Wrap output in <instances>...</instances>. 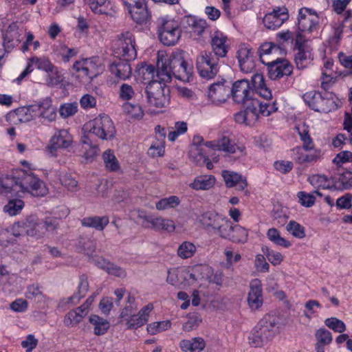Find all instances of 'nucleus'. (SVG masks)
I'll list each match as a JSON object with an SVG mask.
<instances>
[{
	"mask_svg": "<svg viewBox=\"0 0 352 352\" xmlns=\"http://www.w3.org/2000/svg\"><path fill=\"white\" fill-rule=\"evenodd\" d=\"M324 21L322 13L318 14L309 9V33L318 32Z\"/></svg>",
	"mask_w": 352,
	"mask_h": 352,
	"instance_id": "nucleus-49",
	"label": "nucleus"
},
{
	"mask_svg": "<svg viewBox=\"0 0 352 352\" xmlns=\"http://www.w3.org/2000/svg\"><path fill=\"white\" fill-rule=\"evenodd\" d=\"M23 226L28 235L35 236L39 229L45 228L47 232H54L58 228V222L56 219L47 218L43 223H37L36 217L31 216L23 222Z\"/></svg>",
	"mask_w": 352,
	"mask_h": 352,
	"instance_id": "nucleus-15",
	"label": "nucleus"
},
{
	"mask_svg": "<svg viewBox=\"0 0 352 352\" xmlns=\"http://www.w3.org/2000/svg\"><path fill=\"white\" fill-rule=\"evenodd\" d=\"M72 142V136L67 129H58L51 138L48 149L50 153L55 156L58 149L67 148Z\"/></svg>",
	"mask_w": 352,
	"mask_h": 352,
	"instance_id": "nucleus-18",
	"label": "nucleus"
},
{
	"mask_svg": "<svg viewBox=\"0 0 352 352\" xmlns=\"http://www.w3.org/2000/svg\"><path fill=\"white\" fill-rule=\"evenodd\" d=\"M254 92L248 80L242 79L234 82L230 86V96L233 100L241 104H250L254 100Z\"/></svg>",
	"mask_w": 352,
	"mask_h": 352,
	"instance_id": "nucleus-9",
	"label": "nucleus"
},
{
	"mask_svg": "<svg viewBox=\"0 0 352 352\" xmlns=\"http://www.w3.org/2000/svg\"><path fill=\"white\" fill-rule=\"evenodd\" d=\"M157 32L160 42L166 46L175 45L182 35L178 23L166 18L158 19Z\"/></svg>",
	"mask_w": 352,
	"mask_h": 352,
	"instance_id": "nucleus-4",
	"label": "nucleus"
},
{
	"mask_svg": "<svg viewBox=\"0 0 352 352\" xmlns=\"http://www.w3.org/2000/svg\"><path fill=\"white\" fill-rule=\"evenodd\" d=\"M197 69L201 78L212 79L219 71V60L212 52H204L197 59Z\"/></svg>",
	"mask_w": 352,
	"mask_h": 352,
	"instance_id": "nucleus-7",
	"label": "nucleus"
},
{
	"mask_svg": "<svg viewBox=\"0 0 352 352\" xmlns=\"http://www.w3.org/2000/svg\"><path fill=\"white\" fill-rule=\"evenodd\" d=\"M28 111L32 117L41 118L43 121L52 122L56 118V109L52 104L50 98H45L27 107Z\"/></svg>",
	"mask_w": 352,
	"mask_h": 352,
	"instance_id": "nucleus-10",
	"label": "nucleus"
},
{
	"mask_svg": "<svg viewBox=\"0 0 352 352\" xmlns=\"http://www.w3.org/2000/svg\"><path fill=\"white\" fill-rule=\"evenodd\" d=\"M205 146L212 150L221 151L229 154L234 153L236 149L240 150L234 141L226 135H222L217 140L206 142Z\"/></svg>",
	"mask_w": 352,
	"mask_h": 352,
	"instance_id": "nucleus-26",
	"label": "nucleus"
},
{
	"mask_svg": "<svg viewBox=\"0 0 352 352\" xmlns=\"http://www.w3.org/2000/svg\"><path fill=\"white\" fill-rule=\"evenodd\" d=\"M221 175L228 188L236 187L239 191H244L245 195H248L247 179L243 175L230 170H223Z\"/></svg>",
	"mask_w": 352,
	"mask_h": 352,
	"instance_id": "nucleus-19",
	"label": "nucleus"
},
{
	"mask_svg": "<svg viewBox=\"0 0 352 352\" xmlns=\"http://www.w3.org/2000/svg\"><path fill=\"white\" fill-rule=\"evenodd\" d=\"M248 302L252 309H258L263 305V290L261 281L254 279L250 283Z\"/></svg>",
	"mask_w": 352,
	"mask_h": 352,
	"instance_id": "nucleus-28",
	"label": "nucleus"
},
{
	"mask_svg": "<svg viewBox=\"0 0 352 352\" xmlns=\"http://www.w3.org/2000/svg\"><path fill=\"white\" fill-rule=\"evenodd\" d=\"M77 111L78 104L76 102L63 104L59 109L60 115L64 118L74 116Z\"/></svg>",
	"mask_w": 352,
	"mask_h": 352,
	"instance_id": "nucleus-59",
	"label": "nucleus"
},
{
	"mask_svg": "<svg viewBox=\"0 0 352 352\" xmlns=\"http://www.w3.org/2000/svg\"><path fill=\"white\" fill-rule=\"evenodd\" d=\"M23 29H19L16 23H12L3 34V46L5 50L9 52L21 41Z\"/></svg>",
	"mask_w": 352,
	"mask_h": 352,
	"instance_id": "nucleus-25",
	"label": "nucleus"
},
{
	"mask_svg": "<svg viewBox=\"0 0 352 352\" xmlns=\"http://www.w3.org/2000/svg\"><path fill=\"white\" fill-rule=\"evenodd\" d=\"M21 192H29L34 197H43L47 193L45 184L32 172L19 173Z\"/></svg>",
	"mask_w": 352,
	"mask_h": 352,
	"instance_id": "nucleus-6",
	"label": "nucleus"
},
{
	"mask_svg": "<svg viewBox=\"0 0 352 352\" xmlns=\"http://www.w3.org/2000/svg\"><path fill=\"white\" fill-rule=\"evenodd\" d=\"M182 51L175 52L168 57L164 53H158L157 58V77L165 82H170L172 76L185 81L192 74V66L184 58Z\"/></svg>",
	"mask_w": 352,
	"mask_h": 352,
	"instance_id": "nucleus-1",
	"label": "nucleus"
},
{
	"mask_svg": "<svg viewBox=\"0 0 352 352\" xmlns=\"http://www.w3.org/2000/svg\"><path fill=\"white\" fill-rule=\"evenodd\" d=\"M205 143L201 135H197L193 137L189 155L195 161H199L201 159H204V161L209 160V158L204 155L202 149L200 148V146L205 145Z\"/></svg>",
	"mask_w": 352,
	"mask_h": 352,
	"instance_id": "nucleus-36",
	"label": "nucleus"
},
{
	"mask_svg": "<svg viewBox=\"0 0 352 352\" xmlns=\"http://www.w3.org/2000/svg\"><path fill=\"white\" fill-rule=\"evenodd\" d=\"M325 325L336 332L343 333L346 330V325L341 320L337 318H329L325 320Z\"/></svg>",
	"mask_w": 352,
	"mask_h": 352,
	"instance_id": "nucleus-58",
	"label": "nucleus"
},
{
	"mask_svg": "<svg viewBox=\"0 0 352 352\" xmlns=\"http://www.w3.org/2000/svg\"><path fill=\"white\" fill-rule=\"evenodd\" d=\"M107 168L111 171L118 170L120 166L118 160L111 150L106 151L102 155Z\"/></svg>",
	"mask_w": 352,
	"mask_h": 352,
	"instance_id": "nucleus-52",
	"label": "nucleus"
},
{
	"mask_svg": "<svg viewBox=\"0 0 352 352\" xmlns=\"http://www.w3.org/2000/svg\"><path fill=\"white\" fill-rule=\"evenodd\" d=\"M237 54L241 72L246 74L252 72L255 69L256 64L252 50L248 47H241Z\"/></svg>",
	"mask_w": 352,
	"mask_h": 352,
	"instance_id": "nucleus-27",
	"label": "nucleus"
},
{
	"mask_svg": "<svg viewBox=\"0 0 352 352\" xmlns=\"http://www.w3.org/2000/svg\"><path fill=\"white\" fill-rule=\"evenodd\" d=\"M316 343L329 345L332 342V336L330 331L326 329H318L316 333Z\"/></svg>",
	"mask_w": 352,
	"mask_h": 352,
	"instance_id": "nucleus-64",
	"label": "nucleus"
},
{
	"mask_svg": "<svg viewBox=\"0 0 352 352\" xmlns=\"http://www.w3.org/2000/svg\"><path fill=\"white\" fill-rule=\"evenodd\" d=\"M109 223L107 216H93L85 217L81 220V223L85 227L93 228L97 230L102 231Z\"/></svg>",
	"mask_w": 352,
	"mask_h": 352,
	"instance_id": "nucleus-35",
	"label": "nucleus"
},
{
	"mask_svg": "<svg viewBox=\"0 0 352 352\" xmlns=\"http://www.w3.org/2000/svg\"><path fill=\"white\" fill-rule=\"evenodd\" d=\"M253 111H255L256 120L260 116H269L270 111H267V102H262L254 98L250 103Z\"/></svg>",
	"mask_w": 352,
	"mask_h": 352,
	"instance_id": "nucleus-55",
	"label": "nucleus"
},
{
	"mask_svg": "<svg viewBox=\"0 0 352 352\" xmlns=\"http://www.w3.org/2000/svg\"><path fill=\"white\" fill-rule=\"evenodd\" d=\"M186 23L191 29V34L195 36H200L204 32L208 27L207 22L203 19H199L194 16H188Z\"/></svg>",
	"mask_w": 352,
	"mask_h": 352,
	"instance_id": "nucleus-40",
	"label": "nucleus"
},
{
	"mask_svg": "<svg viewBox=\"0 0 352 352\" xmlns=\"http://www.w3.org/2000/svg\"><path fill=\"white\" fill-rule=\"evenodd\" d=\"M89 3L91 10L96 14L107 12V7L109 3V0H84Z\"/></svg>",
	"mask_w": 352,
	"mask_h": 352,
	"instance_id": "nucleus-54",
	"label": "nucleus"
},
{
	"mask_svg": "<svg viewBox=\"0 0 352 352\" xmlns=\"http://www.w3.org/2000/svg\"><path fill=\"white\" fill-rule=\"evenodd\" d=\"M268 239L277 245L283 246L284 248H289L291 243L281 237L279 232L276 228H270L267 233Z\"/></svg>",
	"mask_w": 352,
	"mask_h": 352,
	"instance_id": "nucleus-53",
	"label": "nucleus"
},
{
	"mask_svg": "<svg viewBox=\"0 0 352 352\" xmlns=\"http://www.w3.org/2000/svg\"><path fill=\"white\" fill-rule=\"evenodd\" d=\"M88 290L89 283L87 280V276L85 274H82L80 276V282L78 286L77 292L74 294L70 297L61 299L58 304V307L59 308H63L67 305H74L76 304L82 298L85 296Z\"/></svg>",
	"mask_w": 352,
	"mask_h": 352,
	"instance_id": "nucleus-22",
	"label": "nucleus"
},
{
	"mask_svg": "<svg viewBox=\"0 0 352 352\" xmlns=\"http://www.w3.org/2000/svg\"><path fill=\"white\" fill-rule=\"evenodd\" d=\"M222 217V216L213 212H206L200 216L199 221L203 226L212 228L214 230L218 226Z\"/></svg>",
	"mask_w": 352,
	"mask_h": 352,
	"instance_id": "nucleus-43",
	"label": "nucleus"
},
{
	"mask_svg": "<svg viewBox=\"0 0 352 352\" xmlns=\"http://www.w3.org/2000/svg\"><path fill=\"white\" fill-rule=\"evenodd\" d=\"M179 204V199L176 196H170L164 198L156 203L157 210H166L169 208H174Z\"/></svg>",
	"mask_w": 352,
	"mask_h": 352,
	"instance_id": "nucleus-57",
	"label": "nucleus"
},
{
	"mask_svg": "<svg viewBox=\"0 0 352 352\" xmlns=\"http://www.w3.org/2000/svg\"><path fill=\"white\" fill-rule=\"evenodd\" d=\"M231 82L226 80L214 82L208 89V98L215 104L225 102L230 96Z\"/></svg>",
	"mask_w": 352,
	"mask_h": 352,
	"instance_id": "nucleus-14",
	"label": "nucleus"
},
{
	"mask_svg": "<svg viewBox=\"0 0 352 352\" xmlns=\"http://www.w3.org/2000/svg\"><path fill=\"white\" fill-rule=\"evenodd\" d=\"M232 228V223L228 218L222 217L214 230L216 234H218L222 238L229 239Z\"/></svg>",
	"mask_w": 352,
	"mask_h": 352,
	"instance_id": "nucleus-42",
	"label": "nucleus"
},
{
	"mask_svg": "<svg viewBox=\"0 0 352 352\" xmlns=\"http://www.w3.org/2000/svg\"><path fill=\"white\" fill-rule=\"evenodd\" d=\"M226 41L227 36L219 30L215 31L211 36V52L218 60L226 57L228 54L229 45L226 44Z\"/></svg>",
	"mask_w": 352,
	"mask_h": 352,
	"instance_id": "nucleus-23",
	"label": "nucleus"
},
{
	"mask_svg": "<svg viewBox=\"0 0 352 352\" xmlns=\"http://www.w3.org/2000/svg\"><path fill=\"white\" fill-rule=\"evenodd\" d=\"M139 76H142L144 80L150 82L157 81V70L152 65L144 63L140 68L138 69Z\"/></svg>",
	"mask_w": 352,
	"mask_h": 352,
	"instance_id": "nucleus-45",
	"label": "nucleus"
},
{
	"mask_svg": "<svg viewBox=\"0 0 352 352\" xmlns=\"http://www.w3.org/2000/svg\"><path fill=\"white\" fill-rule=\"evenodd\" d=\"M332 98H324L320 92H314L309 99V108L317 112L328 113L336 109Z\"/></svg>",
	"mask_w": 352,
	"mask_h": 352,
	"instance_id": "nucleus-20",
	"label": "nucleus"
},
{
	"mask_svg": "<svg viewBox=\"0 0 352 352\" xmlns=\"http://www.w3.org/2000/svg\"><path fill=\"white\" fill-rule=\"evenodd\" d=\"M243 111H240L234 114V120L237 123L252 125L256 121L255 111H252L251 104H243Z\"/></svg>",
	"mask_w": 352,
	"mask_h": 352,
	"instance_id": "nucleus-34",
	"label": "nucleus"
},
{
	"mask_svg": "<svg viewBox=\"0 0 352 352\" xmlns=\"http://www.w3.org/2000/svg\"><path fill=\"white\" fill-rule=\"evenodd\" d=\"M61 184L71 192H76L78 190V182L69 174H65L60 178Z\"/></svg>",
	"mask_w": 352,
	"mask_h": 352,
	"instance_id": "nucleus-63",
	"label": "nucleus"
},
{
	"mask_svg": "<svg viewBox=\"0 0 352 352\" xmlns=\"http://www.w3.org/2000/svg\"><path fill=\"white\" fill-rule=\"evenodd\" d=\"M288 19L287 8L285 6L277 7L264 16L263 22L267 29L275 30L280 27Z\"/></svg>",
	"mask_w": 352,
	"mask_h": 352,
	"instance_id": "nucleus-17",
	"label": "nucleus"
},
{
	"mask_svg": "<svg viewBox=\"0 0 352 352\" xmlns=\"http://www.w3.org/2000/svg\"><path fill=\"white\" fill-rule=\"evenodd\" d=\"M151 226H147L146 228H151L157 231L164 230L168 232H173L175 231V226L172 220L164 219L162 217H155L153 220H151Z\"/></svg>",
	"mask_w": 352,
	"mask_h": 352,
	"instance_id": "nucleus-39",
	"label": "nucleus"
},
{
	"mask_svg": "<svg viewBox=\"0 0 352 352\" xmlns=\"http://www.w3.org/2000/svg\"><path fill=\"white\" fill-rule=\"evenodd\" d=\"M285 50L278 45H276L272 43H265L260 47V59L263 64L267 63L265 59V56L285 54Z\"/></svg>",
	"mask_w": 352,
	"mask_h": 352,
	"instance_id": "nucleus-38",
	"label": "nucleus"
},
{
	"mask_svg": "<svg viewBox=\"0 0 352 352\" xmlns=\"http://www.w3.org/2000/svg\"><path fill=\"white\" fill-rule=\"evenodd\" d=\"M248 232L246 229L239 226H233L229 239L234 243H245L248 239Z\"/></svg>",
	"mask_w": 352,
	"mask_h": 352,
	"instance_id": "nucleus-46",
	"label": "nucleus"
},
{
	"mask_svg": "<svg viewBox=\"0 0 352 352\" xmlns=\"http://www.w3.org/2000/svg\"><path fill=\"white\" fill-rule=\"evenodd\" d=\"M205 346V341L200 337L190 340H182L179 342V347L184 352H201Z\"/></svg>",
	"mask_w": 352,
	"mask_h": 352,
	"instance_id": "nucleus-33",
	"label": "nucleus"
},
{
	"mask_svg": "<svg viewBox=\"0 0 352 352\" xmlns=\"http://www.w3.org/2000/svg\"><path fill=\"white\" fill-rule=\"evenodd\" d=\"M89 322L94 326V333L97 336L104 334L109 329V322L96 315H91L89 317Z\"/></svg>",
	"mask_w": 352,
	"mask_h": 352,
	"instance_id": "nucleus-41",
	"label": "nucleus"
},
{
	"mask_svg": "<svg viewBox=\"0 0 352 352\" xmlns=\"http://www.w3.org/2000/svg\"><path fill=\"white\" fill-rule=\"evenodd\" d=\"M262 250L268 261L274 265L280 264L283 259V256L280 252L270 250L267 247L263 248Z\"/></svg>",
	"mask_w": 352,
	"mask_h": 352,
	"instance_id": "nucleus-61",
	"label": "nucleus"
},
{
	"mask_svg": "<svg viewBox=\"0 0 352 352\" xmlns=\"http://www.w3.org/2000/svg\"><path fill=\"white\" fill-rule=\"evenodd\" d=\"M86 130L89 131L87 135H84L82 142L84 144L90 146L91 150L85 153L87 159L92 158L98 154V146L91 141V136L96 135L101 140H111L116 133V127L110 117L107 115H100L85 125Z\"/></svg>",
	"mask_w": 352,
	"mask_h": 352,
	"instance_id": "nucleus-2",
	"label": "nucleus"
},
{
	"mask_svg": "<svg viewBox=\"0 0 352 352\" xmlns=\"http://www.w3.org/2000/svg\"><path fill=\"white\" fill-rule=\"evenodd\" d=\"M309 183L318 189H328L331 187V181L323 175H314L309 177Z\"/></svg>",
	"mask_w": 352,
	"mask_h": 352,
	"instance_id": "nucleus-50",
	"label": "nucleus"
},
{
	"mask_svg": "<svg viewBox=\"0 0 352 352\" xmlns=\"http://www.w3.org/2000/svg\"><path fill=\"white\" fill-rule=\"evenodd\" d=\"M274 336L273 331L267 329L260 320L249 337V343L252 346L261 347L271 341Z\"/></svg>",
	"mask_w": 352,
	"mask_h": 352,
	"instance_id": "nucleus-16",
	"label": "nucleus"
},
{
	"mask_svg": "<svg viewBox=\"0 0 352 352\" xmlns=\"http://www.w3.org/2000/svg\"><path fill=\"white\" fill-rule=\"evenodd\" d=\"M48 71L45 75L41 76L40 72L35 73L33 76V80L38 83H45L48 86H56L63 80V76L61 72L56 66Z\"/></svg>",
	"mask_w": 352,
	"mask_h": 352,
	"instance_id": "nucleus-30",
	"label": "nucleus"
},
{
	"mask_svg": "<svg viewBox=\"0 0 352 352\" xmlns=\"http://www.w3.org/2000/svg\"><path fill=\"white\" fill-rule=\"evenodd\" d=\"M18 176L2 175L0 177V192L5 195H19L21 182Z\"/></svg>",
	"mask_w": 352,
	"mask_h": 352,
	"instance_id": "nucleus-21",
	"label": "nucleus"
},
{
	"mask_svg": "<svg viewBox=\"0 0 352 352\" xmlns=\"http://www.w3.org/2000/svg\"><path fill=\"white\" fill-rule=\"evenodd\" d=\"M132 19L138 24L146 23L151 18L150 12L148 10L146 0H143L127 8Z\"/></svg>",
	"mask_w": 352,
	"mask_h": 352,
	"instance_id": "nucleus-29",
	"label": "nucleus"
},
{
	"mask_svg": "<svg viewBox=\"0 0 352 352\" xmlns=\"http://www.w3.org/2000/svg\"><path fill=\"white\" fill-rule=\"evenodd\" d=\"M295 129L303 141V145L296 146L292 150L293 157L298 164H303L308 161V126L305 120H297Z\"/></svg>",
	"mask_w": 352,
	"mask_h": 352,
	"instance_id": "nucleus-11",
	"label": "nucleus"
},
{
	"mask_svg": "<svg viewBox=\"0 0 352 352\" xmlns=\"http://www.w3.org/2000/svg\"><path fill=\"white\" fill-rule=\"evenodd\" d=\"M33 65H35L38 69L45 72V73H47L48 71H51L50 69H53V66H54L47 58H38L36 56L30 58L28 60L26 68L16 78L18 82H20L28 74L33 72Z\"/></svg>",
	"mask_w": 352,
	"mask_h": 352,
	"instance_id": "nucleus-24",
	"label": "nucleus"
},
{
	"mask_svg": "<svg viewBox=\"0 0 352 352\" xmlns=\"http://www.w3.org/2000/svg\"><path fill=\"white\" fill-rule=\"evenodd\" d=\"M80 251L88 256H91L96 251V241L94 239L80 237L78 242Z\"/></svg>",
	"mask_w": 352,
	"mask_h": 352,
	"instance_id": "nucleus-47",
	"label": "nucleus"
},
{
	"mask_svg": "<svg viewBox=\"0 0 352 352\" xmlns=\"http://www.w3.org/2000/svg\"><path fill=\"white\" fill-rule=\"evenodd\" d=\"M308 8L303 7L298 10L297 15L296 30L294 34V50L295 63L298 69H304L308 65L307 57L308 32Z\"/></svg>",
	"mask_w": 352,
	"mask_h": 352,
	"instance_id": "nucleus-3",
	"label": "nucleus"
},
{
	"mask_svg": "<svg viewBox=\"0 0 352 352\" xmlns=\"http://www.w3.org/2000/svg\"><path fill=\"white\" fill-rule=\"evenodd\" d=\"M73 68L77 72L83 73L84 76L90 80L96 77L102 70L99 58L94 56L76 61L73 65Z\"/></svg>",
	"mask_w": 352,
	"mask_h": 352,
	"instance_id": "nucleus-13",
	"label": "nucleus"
},
{
	"mask_svg": "<svg viewBox=\"0 0 352 352\" xmlns=\"http://www.w3.org/2000/svg\"><path fill=\"white\" fill-rule=\"evenodd\" d=\"M287 230L296 237L300 239L305 236V228L294 221H291L287 224Z\"/></svg>",
	"mask_w": 352,
	"mask_h": 352,
	"instance_id": "nucleus-62",
	"label": "nucleus"
},
{
	"mask_svg": "<svg viewBox=\"0 0 352 352\" xmlns=\"http://www.w3.org/2000/svg\"><path fill=\"white\" fill-rule=\"evenodd\" d=\"M170 325L168 320L153 322L147 326V331L151 335H155L168 329Z\"/></svg>",
	"mask_w": 352,
	"mask_h": 352,
	"instance_id": "nucleus-56",
	"label": "nucleus"
},
{
	"mask_svg": "<svg viewBox=\"0 0 352 352\" xmlns=\"http://www.w3.org/2000/svg\"><path fill=\"white\" fill-rule=\"evenodd\" d=\"M214 182L215 179L212 176H201L195 179L191 186L195 190H208L213 186Z\"/></svg>",
	"mask_w": 352,
	"mask_h": 352,
	"instance_id": "nucleus-44",
	"label": "nucleus"
},
{
	"mask_svg": "<svg viewBox=\"0 0 352 352\" xmlns=\"http://www.w3.org/2000/svg\"><path fill=\"white\" fill-rule=\"evenodd\" d=\"M113 52L118 57H122L128 60H135L137 50L134 35L130 32L118 35L113 45Z\"/></svg>",
	"mask_w": 352,
	"mask_h": 352,
	"instance_id": "nucleus-5",
	"label": "nucleus"
},
{
	"mask_svg": "<svg viewBox=\"0 0 352 352\" xmlns=\"http://www.w3.org/2000/svg\"><path fill=\"white\" fill-rule=\"evenodd\" d=\"M261 320L267 329L273 331V334L275 336L279 333L280 328L285 325L283 318L280 316L274 314L265 315Z\"/></svg>",
	"mask_w": 352,
	"mask_h": 352,
	"instance_id": "nucleus-32",
	"label": "nucleus"
},
{
	"mask_svg": "<svg viewBox=\"0 0 352 352\" xmlns=\"http://www.w3.org/2000/svg\"><path fill=\"white\" fill-rule=\"evenodd\" d=\"M82 318V315H80L78 311L74 309L67 314L64 319V323L67 327L76 326Z\"/></svg>",
	"mask_w": 352,
	"mask_h": 352,
	"instance_id": "nucleus-60",
	"label": "nucleus"
},
{
	"mask_svg": "<svg viewBox=\"0 0 352 352\" xmlns=\"http://www.w3.org/2000/svg\"><path fill=\"white\" fill-rule=\"evenodd\" d=\"M129 61L123 58L113 62L109 66L111 73L120 80H125L129 78L132 74Z\"/></svg>",
	"mask_w": 352,
	"mask_h": 352,
	"instance_id": "nucleus-31",
	"label": "nucleus"
},
{
	"mask_svg": "<svg viewBox=\"0 0 352 352\" xmlns=\"http://www.w3.org/2000/svg\"><path fill=\"white\" fill-rule=\"evenodd\" d=\"M252 82L255 87L258 90L259 95L268 100L272 98V92L271 90L267 87L264 77L261 74H255L252 77Z\"/></svg>",
	"mask_w": 352,
	"mask_h": 352,
	"instance_id": "nucleus-37",
	"label": "nucleus"
},
{
	"mask_svg": "<svg viewBox=\"0 0 352 352\" xmlns=\"http://www.w3.org/2000/svg\"><path fill=\"white\" fill-rule=\"evenodd\" d=\"M268 76L271 80H278L286 76H290L293 71L292 65L286 59L277 58L272 61H267Z\"/></svg>",
	"mask_w": 352,
	"mask_h": 352,
	"instance_id": "nucleus-12",
	"label": "nucleus"
},
{
	"mask_svg": "<svg viewBox=\"0 0 352 352\" xmlns=\"http://www.w3.org/2000/svg\"><path fill=\"white\" fill-rule=\"evenodd\" d=\"M157 81L150 82L146 88L148 102L151 106L162 108L164 107L167 102V97L165 90L168 91L164 81L157 78Z\"/></svg>",
	"mask_w": 352,
	"mask_h": 352,
	"instance_id": "nucleus-8",
	"label": "nucleus"
},
{
	"mask_svg": "<svg viewBox=\"0 0 352 352\" xmlns=\"http://www.w3.org/2000/svg\"><path fill=\"white\" fill-rule=\"evenodd\" d=\"M24 206V203L21 199H11L4 206L3 211L10 216L19 214Z\"/></svg>",
	"mask_w": 352,
	"mask_h": 352,
	"instance_id": "nucleus-51",
	"label": "nucleus"
},
{
	"mask_svg": "<svg viewBox=\"0 0 352 352\" xmlns=\"http://www.w3.org/2000/svg\"><path fill=\"white\" fill-rule=\"evenodd\" d=\"M196 252L195 245L189 241L183 242L177 249V255L184 259L192 257Z\"/></svg>",
	"mask_w": 352,
	"mask_h": 352,
	"instance_id": "nucleus-48",
	"label": "nucleus"
}]
</instances>
